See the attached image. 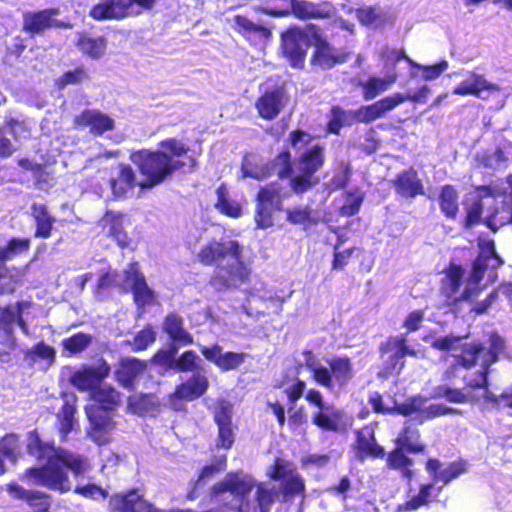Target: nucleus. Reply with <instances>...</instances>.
<instances>
[{
  "label": "nucleus",
  "mask_w": 512,
  "mask_h": 512,
  "mask_svg": "<svg viewBox=\"0 0 512 512\" xmlns=\"http://www.w3.org/2000/svg\"><path fill=\"white\" fill-rule=\"evenodd\" d=\"M28 451L38 459H45L46 462L40 467L27 469L25 478L29 479L32 484L41 485L60 493H66L72 489L66 469H69L75 477L83 476L91 469L87 457L63 448L43 444L36 435L30 436Z\"/></svg>",
  "instance_id": "1"
},
{
  "label": "nucleus",
  "mask_w": 512,
  "mask_h": 512,
  "mask_svg": "<svg viewBox=\"0 0 512 512\" xmlns=\"http://www.w3.org/2000/svg\"><path fill=\"white\" fill-rule=\"evenodd\" d=\"M242 247L237 241L210 242L198 254L205 265L217 263L212 283L218 289L235 287L243 283L249 275V269L241 260Z\"/></svg>",
  "instance_id": "2"
},
{
  "label": "nucleus",
  "mask_w": 512,
  "mask_h": 512,
  "mask_svg": "<svg viewBox=\"0 0 512 512\" xmlns=\"http://www.w3.org/2000/svg\"><path fill=\"white\" fill-rule=\"evenodd\" d=\"M90 397L95 403L85 408L91 425L88 434L96 444L104 445L110 441L115 429L110 411L119 405L120 394L110 385L103 384L90 392Z\"/></svg>",
  "instance_id": "3"
},
{
  "label": "nucleus",
  "mask_w": 512,
  "mask_h": 512,
  "mask_svg": "<svg viewBox=\"0 0 512 512\" xmlns=\"http://www.w3.org/2000/svg\"><path fill=\"white\" fill-rule=\"evenodd\" d=\"M130 159L144 177L139 181L141 189H152L184 165L182 161L172 159L164 151L141 150L133 153Z\"/></svg>",
  "instance_id": "4"
},
{
  "label": "nucleus",
  "mask_w": 512,
  "mask_h": 512,
  "mask_svg": "<svg viewBox=\"0 0 512 512\" xmlns=\"http://www.w3.org/2000/svg\"><path fill=\"white\" fill-rule=\"evenodd\" d=\"M329 368L310 357L306 367L311 372L314 381L336 393L348 385L354 376L352 364L347 357H334L327 361Z\"/></svg>",
  "instance_id": "5"
},
{
  "label": "nucleus",
  "mask_w": 512,
  "mask_h": 512,
  "mask_svg": "<svg viewBox=\"0 0 512 512\" xmlns=\"http://www.w3.org/2000/svg\"><path fill=\"white\" fill-rule=\"evenodd\" d=\"M503 264V260L496 253L494 242L487 241L481 246L480 253L473 263L470 283L473 287H467L461 295V299L470 300L476 293L477 286L488 272L489 279L496 277L495 270Z\"/></svg>",
  "instance_id": "6"
},
{
  "label": "nucleus",
  "mask_w": 512,
  "mask_h": 512,
  "mask_svg": "<svg viewBox=\"0 0 512 512\" xmlns=\"http://www.w3.org/2000/svg\"><path fill=\"white\" fill-rule=\"evenodd\" d=\"M316 26L308 25L305 29L292 28L282 34V49L294 67L302 66L306 51L312 45Z\"/></svg>",
  "instance_id": "7"
},
{
  "label": "nucleus",
  "mask_w": 512,
  "mask_h": 512,
  "mask_svg": "<svg viewBox=\"0 0 512 512\" xmlns=\"http://www.w3.org/2000/svg\"><path fill=\"white\" fill-rule=\"evenodd\" d=\"M290 170V154L288 152L279 154L271 167L256 155L246 156L241 167L243 178L250 177L256 180H262L272 172L280 178H284L289 175Z\"/></svg>",
  "instance_id": "8"
},
{
  "label": "nucleus",
  "mask_w": 512,
  "mask_h": 512,
  "mask_svg": "<svg viewBox=\"0 0 512 512\" xmlns=\"http://www.w3.org/2000/svg\"><path fill=\"white\" fill-rule=\"evenodd\" d=\"M323 148L317 144L307 147L300 156L298 169L303 175L296 176L291 180V188L295 193H303L310 189L315 182L311 175L314 174L323 164Z\"/></svg>",
  "instance_id": "9"
},
{
  "label": "nucleus",
  "mask_w": 512,
  "mask_h": 512,
  "mask_svg": "<svg viewBox=\"0 0 512 512\" xmlns=\"http://www.w3.org/2000/svg\"><path fill=\"white\" fill-rule=\"evenodd\" d=\"M123 289H131L137 306L143 307L154 301L155 293L147 285L143 273L139 270L137 262L130 263L123 272V280L121 282Z\"/></svg>",
  "instance_id": "10"
},
{
  "label": "nucleus",
  "mask_w": 512,
  "mask_h": 512,
  "mask_svg": "<svg viewBox=\"0 0 512 512\" xmlns=\"http://www.w3.org/2000/svg\"><path fill=\"white\" fill-rule=\"evenodd\" d=\"M110 373V366L105 361H99L92 366H85L71 376V383L81 391L93 392L98 384Z\"/></svg>",
  "instance_id": "11"
},
{
  "label": "nucleus",
  "mask_w": 512,
  "mask_h": 512,
  "mask_svg": "<svg viewBox=\"0 0 512 512\" xmlns=\"http://www.w3.org/2000/svg\"><path fill=\"white\" fill-rule=\"evenodd\" d=\"M312 45L315 47V52L312 58V63L321 67L322 69H330L337 63H343L347 59V54L336 51L329 43L322 37L319 30L316 28Z\"/></svg>",
  "instance_id": "12"
},
{
  "label": "nucleus",
  "mask_w": 512,
  "mask_h": 512,
  "mask_svg": "<svg viewBox=\"0 0 512 512\" xmlns=\"http://www.w3.org/2000/svg\"><path fill=\"white\" fill-rule=\"evenodd\" d=\"M209 382L206 376L202 374L193 375L185 383L180 384L175 393L169 396L170 405L175 410L180 409V406L176 403L177 400L192 401L202 396L207 388Z\"/></svg>",
  "instance_id": "13"
},
{
  "label": "nucleus",
  "mask_w": 512,
  "mask_h": 512,
  "mask_svg": "<svg viewBox=\"0 0 512 512\" xmlns=\"http://www.w3.org/2000/svg\"><path fill=\"white\" fill-rule=\"evenodd\" d=\"M74 125L78 128H89L94 135H102L114 128V120L99 110H84L74 119Z\"/></svg>",
  "instance_id": "14"
},
{
  "label": "nucleus",
  "mask_w": 512,
  "mask_h": 512,
  "mask_svg": "<svg viewBox=\"0 0 512 512\" xmlns=\"http://www.w3.org/2000/svg\"><path fill=\"white\" fill-rule=\"evenodd\" d=\"M402 103L403 98L400 95L392 94L373 103L372 105L362 106L356 111V121L371 123L382 118L387 112L392 111Z\"/></svg>",
  "instance_id": "15"
},
{
  "label": "nucleus",
  "mask_w": 512,
  "mask_h": 512,
  "mask_svg": "<svg viewBox=\"0 0 512 512\" xmlns=\"http://www.w3.org/2000/svg\"><path fill=\"white\" fill-rule=\"evenodd\" d=\"M269 474L273 479L283 480L282 489L285 495L299 494L304 490L303 480L294 473L292 465L285 460L277 459Z\"/></svg>",
  "instance_id": "16"
},
{
  "label": "nucleus",
  "mask_w": 512,
  "mask_h": 512,
  "mask_svg": "<svg viewBox=\"0 0 512 512\" xmlns=\"http://www.w3.org/2000/svg\"><path fill=\"white\" fill-rule=\"evenodd\" d=\"M253 488V481L250 477L244 475L228 474L226 478L214 486L215 493L229 492L231 495L241 497L237 498L235 506H239V511H243L242 498Z\"/></svg>",
  "instance_id": "17"
},
{
  "label": "nucleus",
  "mask_w": 512,
  "mask_h": 512,
  "mask_svg": "<svg viewBox=\"0 0 512 512\" xmlns=\"http://www.w3.org/2000/svg\"><path fill=\"white\" fill-rule=\"evenodd\" d=\"M200 351L203 356L210 362L214 363L222 371H229L238 368L245 360L244 353L236 352H222L219 345L200 346Z\"/></svg>",
  "instance_id": "18"
},
{
  "label": "nucleus",
  "mask_w": 512,
  "mask_h": 512,
  "mask_svg": "<svg viewBox=\"0 0 512 512\" xmlns=\"http://www.w3.org/2000/svg\"><path fill=\"white\" fill-rule=\"evenodd\" d=\"M58 10L47 9L38 13L26 14L24 17V30L30 33H41L48 28H72L70 24L56 20L53 16Z\"/></svg>",
  "instance_id": "19"
},
{
  "label": "nucleus",
  "mask_w": 512,
  "mask_h": 512,
  "mask_svg": "<svg viewBox=\"0 0 512 512\" xmlns=\"http://www.w3.org/2000/svg\"><path fill=\"white\" fill-rule=\"evenodd\" d=\"M290 14L301 20L312 18H331L335 8L330 3L316 4L308 0H292Z\"/></svg>",
  "instance_id": "20"
},
{
  "label": "nucleus",
  "mask_w": 512,
  "mask_h": 512,
  "mask_svg": "<svg viewBox=\"0 0 512 512\" xmlns=\"http://www.w3.org/2000/svg\"><path fill=\"white\" fill-rule=\"evenodd\" d=\"M285 94L282 89L267 91L255 103V107L261 118L266 120L275 119L285 107Z\"/></svg>",
  "instance_id": "21"
},
{
  "label": "nucleus",
  "mask_w": 512,
  "mask_h": 512,
  "mask_svg": "<svg viewBox=\"0 0 512 512\" xmlns=\"http://www.w3.org/2000/svg\"><path fill=\"white\" fill-rule=\"evenodd\" d=\"M128 0H100L90 11L95 20H120L128 15Z\"/></svg>",
  "instance_id": "22"
},
{
  "label": "nucleus",
  "mask_w": 512,
  "mask_h": 512,
  "mask_svg": "<svg viewBox=\"0 0 512 512\" xmlns=\"http://www.w3.org/2000/svg\"><path fill=\"white\" fill-rule=\"evenodd\" d=\"M485 91H499V87L487 81L482 75L469 72L468 76L453 89V94L481 98Z\"/></svg>",
  "instance_id": "23"
},
{
  "label": "nucleus",
  "mask_w": 512,
  "mask_h": 512,
  "mask_svg": "<svg viewBox=\"0 0 512 512\" xmlns=\"http://www.w3.org/2000/svg\"><path fill=\"white\" fill-rule=\"evenodd\" d=\"M395 191L405 198H414L424 194L422 181L413 169L399 173L392 181Z\"/></svg>",
  "instance_id": "24"
},
{
  "label": "nucleus",
  "mask_w": 512,
  "mask_h": 512,
  "mask_svg": "<svg viewBox=\"0 0 512 512\" xmlns=\"http://www.w3.org/2000/svg\"><path fill=\"white\" fill-rule=\"evenodd\" d=\"M356 456L363 460L365 457H382L384 449L376 443L374 436V429L370 426H365L356 432Z\"/></svg>",
  "instance_id": "25"
},
{
  "label": "nucleus",
  "mask_w": 512,
  "mask_h": 512,
  "mask_svg": "<svg viewBox=\"0 0 512 512\" xmlns=\"http://www.w3.org/2000/svg\"><path fill=\"white\" fill-rule=\"evenodd\" d=\"M31 216L36 225L35 237L49 238L56 219L49 213L47 206L43 203H33Z\"/></svg>",
  "instance_id": "26"
},
{
  "label": "nucleus",
  "mask_w": 512,
  "mask_h": 512,
  "mask_svg": "<svg viewBox=\"0 0 512 512\" xmlns=\"http://www.w3.org/2000/svg\"><path fill=\"white\" fill-rule=\"evenodd\" d=\"M182 317L177 314L170 313L166 316L163 329L168 336L181 345H189L193 343L192 335L184 328Z\"/></svg>",
  "instance_id": "27"
},
{
  "label": "nucleus",
  "mask_w": 512,
  "mask_h": 512,
  "mask_svg": "<svg viewBox=\"0 0 512 512\" xmlns=\"http://www.w3.org/2000/svg\"><path fill=\"white\" fill-rule=\"evenodd\" d=\"M110 185L113 194L122 197L133 187L139 186V181L136 180V174L130 166L121 164L117 177L111 179Z\"/></svg>",
  "instance_id": "28"
},
{
  "label": "nucleus",
  "mask_w": 512,
  "mask_h": 512,
  "mask_svg": "<svg viewBox=\"0 0 512 512\" xmlns=\"http://www.w3.org/2000/svg\"><path fill=\"white\" fill-rule=\"evenodd\" d=\"M145 367L146 364L143 361L136 358H125L116 371V378L123 386L130 387L134 380L143 373Z\"/></svg>",
  "instance_id": "29"
},
{
  "label": "nucleus",
  "mask_w": 512,
  "mask_h": 512,
  "mask_svg": "<svg viewBox=\"0 0 512 512\" xmlns=\"http://www.w3.org/2000/svg\"><path fill=\"white\" fill-rule=\"evenodd\" d=\"M63 402L64 403L58 417L60 421L59 433L62 439L65 440L76 424V420L74 418V414L76 412V397L75 395H64Z\"/></svg>",
  "instance_id": "30"
},
{
  "label": "nucleus",
  "mask_w": 512,
  "mask_h": 512,
  "mask_svg": "<svg viewBox=\"0 0 512 512\" xmlns=\"http://www.w3.org/2000/svg\"><path fill=\"white\" fill-rule=\"evenodd\" d=\"M102 222L104 228L107 229V234L115 239L120 247L125 248L129 246V237L123 229V219L121 215L108 212Z\"/></svg>",
  "instance_id": "31"
},
{
  "label": "nucleus",
  "mask_w": 512,
  "mask_h": 512,
  "mask_svg": "<svg viewBox=\"0 0 512 512\" xmlns=\"http://www.w3.org/2000/svg\"><path fill=\"white\" fill-rule=\"evenodd\" d=\"M7 491L14 497L26 500L31 506H39L40 511L48 509V497L39 491L26 490L18 484H8Z\"/></svg>",
  "instance_id": "32"
},
{
  "label": "nucleus",
  "mask_w": 512,
  "mask_h": 512,
  "mask_svg": "<svg viewBox=\"0 0 512 512\" xmlns=\"http://www.w3.org/2000/svg\"><path fill=\"white\" fill-rule=\"evenodd\" d=\"M287 220L295 225L312 226L320 221V214L310 206L298 205L286 210Z\"/></svg>",
  "instance_id": "33"
},
{
  "label": "nucleus",
  "mask_w": 512,
  "mask_h": 512,
  "mask_svg": "<svg viewBox=\"0 0 512 512\" xmlns=\"http://www.w3.org/2000/svg\"><path fill=\"white\" fill-rule=\"evenodd\" d=\"M21 306V304H17L15 306H9L6 309L0 308V330L10 334L12 333L13 327L17 325L25 334H28L27 325L20 315Z\"/></svg>",
  "instance_id": "34"
},
{
  "label": "nucleus",
  "mask_w": 512,
  "mask_h": 512,
  "mask_svg": "<svg viewBox=\"0 0 512 512\" xmlns=\"http://www.w3.org/2000/svg\"><path fill=\"white\" fill-rule=\"evenodd\" d=\"M397 80V74L392 73L384 78L371 77L363 85V96L366 100H372L380 93L387 91Z\"/></svg>",
  "instance_id": "35"
},
{
  "label": "nucleus",
  "mask_w": 512,
  "mask_h": 512,
  "mask_svg": "<svg viewBox=\"0 0 512 512\" xmlns=\"http://www.w3.org/2000/svg\"><path fill=\"white\" fill-rule=\"evenodd\" d=\"M420 433L414 424H407L397 438V444L409 452L418 453L424 450V444L420 441Z\"/></svg>",
  "instance_id": "36"
},
{
  "label": "nucleus",
  "mask_w": 512,
  "mask_h": 512,
  "mask_svg": "<svg viewBox=\"0 0 512 512\" xmlns=\"http://www.w3.org/2000/svg\"><path fill=\"white\" fill-rule=\"evenodd\" d=\"M357 18L365 26L378 28L387 22L388 14L381 7H364L357 10Z\"/></svg>",
  "instance_id": "37"
},
{
  "label": "nucleus",
  "mask_w": 512,
  "mask_h": 512,
  "mask_svg": "<svg viewBox=\"0 0 512 512\" xmlns=\"http://www.w3.org/2000/svg\"><path fill=\"white\" fill-rule=\"evenodd\" d=\"M30 240L27 238H14L8 242L5 247L0 246V262L12 259L13 257L25 253L29 250ZM5 273V267L0 263V278Z\"/></svg>",
  "instance_id": "38"
},
{
  "label": "nucleus",
  "mask_w": 512,
  "mask_h": 512,
  "mask_svg": "<svg viewBox=\"0 0 512 512\" xmlns=\"http://www.w3.org/2000/svg\"><path fill=\"white\" fill-rule=\"evenodd\" d=\"M461 353L455 355L457 357V363L465 368H471L473 365L480 363L482 367V359L484 354V347L482 345H468L463 344L460 348Z\"/></svg>",
  "instance_id": "39"
},
{
  "label": "nucleus",
  "mask_w": 512,
  "mask_h": 512,
  "mask_svg": "<svg viewBox=\"0 0 512 512\" xmlns=\"http://www.w3.org/2000/svg\"><path fill=\"white\" fill-rule=\"evenodd\" d=\"M442 212L450 218H454L458 212V194L451 185H445L439 196Z\"/></svg>",
  "instance_id": "40"
},
{
  "label": "nucleus",
  "mask_w": 512,
  "mask_h": 512,
  "mask_svg": "<svg viewBox=\"0 0 512 512\" xmlns=\"http://www.w3.org/2000/svg\"><path fill=\"white\" fill-rule=\"evenodd\" d=\"M94 337L87 333H76L62 340V347L69 354H78L86 350L92 343Z\"/></svg>",
  "instance_id": "41"
},
{
  "label": "nucleus",
  "mask_w": 512,
  "mask_h": 512,
  "mask_svg": "<svg viewBox=\"0 0 512 512\" xmlns=\"http://www.w3.org/2000/svg\"><path fill=\"white\" fill-rule=\"evenodd\" d=\"M106 40L103 37L82 36L78 41L79 49L92 58H100L106 51Z\"/></svg>",
  "instance_id": "42"
},
{
  "label": "nucleus",
  "mask_w": 512,
  "mask_h": 512,
  "mask_svg": "<svg viewBox=\"0 0 512 512\" xmlns=\"http://www.w3.org/2000/svg\"><path fill=\"white\" fill-rule=\"evenodd\" d=\"M484 222L492 231L496 232L499 227L512 222V210L504 207L503 204L501 209L487 210Z\"/></svg>",
  "instance_id": "43"
},
{
  "label": "nucleus",
  "mask_w": 512,
  "mask_h": 512,
  "mask_svg": "<svg viewBox=\"0 0 512 512\" xmlns=\"http://www.w3.org/2000/svg\"><path fill=\"white\" fill-rule=\"evenodd\" d=\"M216 208L223 214L237 218L241 215V207L235 202L227 198L226 187L222 184L217 188Z\"/></svg>",
  "instance_id": "44"
},
{
  "label": "nucleus",
  "mask_w": 512,
  "mask_h": 512,
  "mask_svg": "<svg viewBox=\"0 0 512 512\" xmlns=\"http://www.w3.org/2000/svg\"><path fill=\"white\" fill-rule=\"evenodd\" d=\"M494 200L490 198L477 199L467 208L466 227L470 228L482 220L484 209L492 208Z\"/></svg>",
  "instance_id": "45"
},
{
  "label": "nucleus",
  "mask_w": 512,
  "mask_h": 512,
  "mask_svg": "<svg viewBox=\"0 0 512 512\" xmlns=\"http://www.w3.org/2000/svg\"><path fill=\"white\" fill-rule=\"evenodd\" d=\"M332 118L329 122V130L338 134L342 126L351 125L356 121V111H345L340 107L331 110Z\"/></svg>",
  "instance_id": "46"
},
{
  "label": "nucleus",
  "mask_w": 512,
  "mask_h": 512,
  "mask_svg": "<svg viewBox=\"0 0 512 512\" xmlns=\"http://www.w3.org/2000/svg\"><path fill=\"white\" fill-rule=\"evenodd\" d=\"M480 163L489 169L498 170L506 166L507 158L499 148L488 150L478 156Z\"/></svg>",
  "instance_id": "47"
},
{
  "label": "nucleus",
  "mask_w": 512,
  "mask_h": 512,
  "mask_svg": "<svg viewBox=\"0 0 512 512\" xmlns=\"http://www.w3.org/2000/svg\"><path fill=\"white\" fill-rule=\"evenodd\" d=\"M333 416H337V414L333 411L332 407L328 405L323 409H319L312 415V422L324 430L335 431L338 424Z\"/></svg>",
  "instance_id": "48"
},
{
  "label": "nucleus",
  "mask_w": 512,
  "mask_h": 512,
  "mask_svg": "<svg viewBox=\"0 0 512 512\" xmlns=\"http://www.w3.org/2000/svg\"><path fill=\"white\" fill-rule=\"evenodd\" d=\"M489 366L480 367V370L474 375L472 373H468L464 376V380L466 382V385L475 390L479 389L481 390L480 394H474L476 397H478V400L480 398H484V390L487 388V374H488Z\"/></svg>",
  "instance_id": "49"
},
{
  "label": "nucleus",
  "mask_w": 512,
  "mask_h": 512,
  "mask_svg": "<svg viewBox=\"0 0 512 512\" xmlns=\"http://www.w3.org/2000/svg\"><path fill=\"white\" fill-rule=\"evenodd\" d=\"M437 396L444 397L448 401L453 403H467L472 401H478L473 393H464L460 389H452L445 386H440L436 389Z\"/></svg>",
  "instance_id": "50"
},
{
  "label": "nucleus",
  "mask_w": 512,
  "mask_h": 512,
  "mask_svg": "<svg viewBox=\"0 0 512 512\" xmlns=\"http://www.w3.org/2000/svg\"><path fill=\"white\" fill-rule=\"evenodd\" d=\"M464 337L447 335L444 337L433 338L431 346L440 351H447L453 353L455 356L456 352L462 348V340Z\"/></svg>",
  "instance_id": "51"
},
{
  "label": "nucleus",
  "mask_w": 512,
  "mask_h": 512,
  "mask_svg": "<svg viewBox=\"0 0 512 512\" xmlns=\"http://www.w3.org/2000/svg\"><path fill=\"white\" fill-rule=\"evenodd\" d=\"M490 347L489 349L484 348V354L482 359V365L490 366L497 361L499 353L504 350V340L497 334L490 336Z\"/></svg>",
  "instance_id": "52"
},
{
  "label": "nucleus",
  "mask_w": 512,
  "mask_h": 512,
  "mask_svg": "<svg viewBox=\"0 0 512 512\" xmlns=\"http://www.w3.org/2000/svg\"><path fill=\"white\" fill-rule=\"evenodd\" d=\"M364 200V193L355 189L352 192H347L345 203L341 208V213L344 216H353L360 210L361 204Z\"/></svg>",
  "instance_id": "53"
},
{
  "label": "nucleus",
  "mask_w": 512,
  "mask_h": 512,
  "mask_svg": "<svg viewBox=\"0 0 512 512\" xmlns=\"http://www.w3.org/2000/svg\"><path fill=\"white\" fill-rule=\"evenodd\" d=\"M400 446L396 448L389 455L388 461L393 468L403 469V473L406 477L410 478L412 476V471L409 469L413 464V460L407 457Z\"/></svg>",
  "instance_id": "54"
},
{
  "label": "nucleus",
  "mask_w": 512,
  "mask_h": 512,
  "mask_svg": "<svg viewBox=\"0 0 512 512\" xmlns=\"http://www.w3.org/2000/svg\"><path fill=\"white\" fill-rule=\"evenodd\" d=\"M55 356V349L52 346L45 344L44 342H40L26 351V358L33 362L36 358H40L47 360L49 363H52L55 360Z\"/></svg>",
  "instance_id": "55"
},
{
  "label": "nucleus",
  "mask_w": 512,
  "mask_h": 512,
  "mask_svg": "<svg viewBox=\"0 0 512 512\" xmlns=\"http://www.w3.org/2000/svg\"><path fill=\"white\" fill-rule=\"evenodd\" d=\"M153 405L154 400L150 395L134 394L128 399V408L136 414L147 413Z\"/></svg>",
  "instance_id": "56"
},
{
  "label": "nucleus",
  "mask_w": 512,
  "mask_h": 512,
  "mask_svg": "<svg viewBox=\"0 0 512 512\" xmlns=\"http://www.w3.org/2000/svg\"><path fill=\"white\" fill-rule=\"evenodd\" d=\"M432 488L433 484L421 485L419 493L413 496L409 501H407L404 504L403 508L405 510H416L422 506L427 505L430 502Z\"/></svg>",
  "instance_id": "57"
},
{
  "label": "nucleus",
  "mask_w": 512,
  "mask_h": 512,
  "mask_svg": "<svg viewBox=\"0 0 512 512\" xmlns=\"http://www.w3.org/2000/svg\"><path fill=\"white\" fill-rule=\"evenodd\" d=\"M292 0H267L263 7L265 14L282 17L290 14Z\"/></svg>",
  "instance_id": "58"
},
{
  "label": "nucleus",
  "mask_w": 512,
  "mask_h": 512,
  "mask_svg": "<svg viewBox=\"0 0 512 512\" xmlns=\"http://www.w3.org/2000/svg\"><path fill=\"white\" fill-rule=\"evenodd\" d=\"M408 62L411 66L417 67L422 70V78L426 81H432L437 79L448 68V62L446 60H443L440 63L431 66L420 65L414 62L412 59H408Z\"/></svg>",
  "instance_id": "59"
},
{
  "label": "nucleus",
  "mask_w": 512,
  "mask_h": 512,
  "mask_svg": "<svg viewBox=\"0 0 512 512\" xmlns=\"http://www.w3.org/2000/svg\"><path fill=\"white\" fill-rule=\"evenodd\" d=\"M233 21H234L236 28L240 32L256 33V34H260L262 36H267L269 34V31L267 28L253 23L251 20H249L245 16L237 15L233 18Z\"/></svg>",
  "instance_id": "60"
},
{
  "label": "nucleus",
  "mask_w": 512,
  "mask_h": 512,
  "mask_svg": "<svg viewBox=\"0 0 512 512\" xmlns=\"http://www.w3.org/2000/svg\"><path fill=\"white\" fill-rule=\"evenodd\" d=\"M276 207L257 205L255 222L258 228L267 229L274 225L273 213Z\"/></svg>",
  "instance_id": "61"
},
{
  "label": "nucleus",
  "mask_w": 512,
  "mask_h": 512,
  "mask_svg": "<svg viewBox=\"0 0 512 512\" xmlns=\"http://www.w3.org/2000/svg\"><path fill=\"white\" fill-rule=\"evenodd\" d=\"M198 355L192 351L184 352L179 358L175 359L174 370L180 372L193 371L197 369Z\"/></svg>",
  "instance_id": "62"
},
{
  "label": "nucleus",
  "mask_w": 512,
  "mask_h": 512,
  "mask_svg": "<svg viewBox=\"0 0 512 512\" xmlns=\"http://www.w3.org/2000/svg\"><path fill=\"white\" fill-rule=\"evenodd\" d=\"M161 151L169 152L171 157H181L186 154L189 148L180 140L175 138H169L160 142Z\"/></svg>",
  "instance_id": "63"
},
{
  "label": "nucleus",
  "mask_w": 512,
  "mask_h": 512,
  "mask_svg": "<svg viewBox=\"0 0 512 512\" xmlns=\"http://www.w3.org/2000/svg\"><path fill=\"white\" fill-rule=\"evenodd\" d=\"M155 339V331L151 327H145L135 335L132 345L134 350H145Z\"/></svg>",
  "instance_id": "64"
}]
</instances>
